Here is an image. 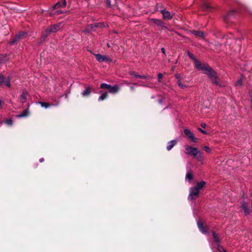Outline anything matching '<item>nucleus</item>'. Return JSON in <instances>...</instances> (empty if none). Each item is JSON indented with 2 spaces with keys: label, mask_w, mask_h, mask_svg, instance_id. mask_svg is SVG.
<instances>
[{
  "label": "nucleus",
  "mask_w": 252,
  "mask_h": 252,
  "mask_svg": "<svg viewBox=\"0 0 252 252\" xmlns=\"http://www.w3.org/2000/svg\"><path fill=\"white\" fill-rule=\"evenodd\" d=\"M176 77L178 79V85L182 89H185L186 87V86L183 84H182L181 82V81L179 79V75H177L176 76Z\"/></svg>",
  "instance_id": "b1692460"
},
{
  "label": "nucleus",
  "mask_w": 252,
  "mask_h": 252,
  "mask_svg": "<svg viewBox=\"0 0 252 252\" xmlns=\"http://www.w3.org/2000/svg\"><path fill=\"white\" fill-rule=\"evenodd\" d=\"M206 75L208 79L214 84L219 86H223V84L217 75V73L210 67L206 65Z\"/></svg>",
  "instance_id": "f257e3e1"
},
{
  "label": "nucleus",
  "mask_w": 252,
  "mask_h": 252,
  "mask_svg": "<svg viewBox=\"0 0 252 252\" xmlns=\"http://www.w3.org/2000/svg\"><path fill=\"white\" fill-rule=\"evenodd\" d=\"M138 77H139L140 78H142V79H146V76H144V75H139V76H138Z\"/></svg>",
  "instance_id": "a19ab883"
},
{
  "label": "nucleus",
  "mask_w": 252,
  "mask_h": 252,
  "mask_svg": "<svg viewBox=\"0 0 252 252\" xmlns=\"http://www.w3.org/2000/svg\"><path fill=\"white\" fill-rule=\"evenodd\" d=\"M130 74L131 75H133L135 77H138V75H137V74H136L134 72H130Z\"/></svg>",
  "instance_id": "58836bf2"
},
{
  "label": "nucleus",
  "mask_w": 252,
  "mask_h": 252,
  "mask_svg": "<svg viewBox=\"0 0 252 252\" xmlns=\"http://www.w3.org/2000/svg\"><path fill=\"white\" fill-rule=\"evenodd\" d=\"M5 85L8 87H10V84L9 83V79L8 78H5L3 76H0V85Z\"/></svg>",
  "instance_id": "1a4fd4ad"
},
{
  "label": "nucleus",
  "mask_w": 252,
  "mask_h": 252,
  "mask_svg": "<svg viewBox=\"0 0 252 252\" xmlns=\"http://www.w3.org/2000/svg\"><path fill=\"white\" fill-rule=\"evenodd\" d=\"M94 56L96 60L99 62H103L105 61L111 62L112 61V60L110 58L105 55H101L99 54H94Z\"/></svg>",
  "instance_id": "423d86ee"
},
{
  "label": "nucleus",
  "mask_w": 252,
  "mask_h": 252,
  "mask_svg": "<svg viewBox=\"0 0 252 252\" xmlns=\"http://www.w3.org/2000/svg\"><path fill=\"white\" fill-rule=\"evenodd\" d=\"M242 77L243 76H242L239 79H238V80H237V81L235 83V86H237V87H240L242 85V83H243V82H242Z\"/></svg>",
  "instance_id": "cd10ccee"
},
{
  "label": "nucleus",
  "mask_w": 252,
  "mask_h": 252,
  "mask_svg": "<svg viewBox=\"0 0 252 252\" xmlns=\"http://www.w3.org/2000/svg\"><path fill=\"white\" fill-rule=\"evenodd\" d=\"M120 89V87L118 85H115L114 86H110L108 92L110 93L116 94L119 91Z\"/></svg>",
  "instance_id": "f8f14e48"
},
{
  "label": "nucleus",
  "mask_w": 252,
  "mask_h": 252,
  "mask_svg": "<svg viewBox=\"0 0 252 252\" xmlns=\"http://www.w3.org/2000/svg\"><path fill=\"white\" fill-rule=\"evenodd\" d=\"M211 233L215 242L216 243H218L220 241V239L218 235L214 231H212Z\"/></svg>",
  "instance_id": "5701e85b"
},
{
  "label": "nucleus",
  "mask_w": 252,
  "mask_h": 252,
  "mask_svg": "<svg viewBox=\"0 0 252 252\" xmlns=\"http://www.w3.org/2000/svg\"><path fill=\"white\" fill-rule=\"evenodd\" d=\"M250 96L251 97V99L252 98V92H250Z\"/></svg>",
  "instance_id": "37998d69"
},
{
  "label": "nucleus",
  "mask_w": 252,
  "mask_h": 252,
  "mask_svg": "<svg viewBox=\"0 0 252 252\" xmlns=\"http://www.w3.org/2000/svg\"><path fill=\"white\" fill-rule=\"evenodd\" d=\"M38 103L40 104L41 106L45 108H49L51 105L47 102H38Z\"/></svg>",
  "instance_id": "393cba45"
},
{
  "label": "nucleus",
  "mask_w": 252,
  "mask_h": 252,
  "mask_svg": "<svg viewBox=\"0 0 252 252\" xmlns=\"http://www.w3.org/2000/svg\"><path fill=\"white\" fill-rule=\"evenodd\" d=\"M66 5V2L65 0H63V3H60V5L59 6V7H64Z\"/></svg>",
  "instance_id": "473e14b6"
},
{
  "label": "nucleus",
  "mask_w": 252,
  "mask_h": 252,
  "mask_svg": "<svg viewBox=\"0 0 252 252\" xmlns=\"http://www.w3.org/2000/svg\"><path fill=\"white\" fill-rule=\"evenodd\" d=\"M185 134L188 137L192 142H195L196 139L194 137L193 133L189 129H185L184 130Z\"/></svg>",
  "instance_id": "9b49d317"
},
{
  "label": "nucleus",
  "mask_w": 252,
  "mask_h": 252,
  "mask_svg": "<svg viewBox=\"0 0 252 252\" xmlns=\"http://www.w3.org/2000/svg\"><path fill=\"white\" fill-rule=\"evenodd\" d=\"M94 27V24L89 25L86 27V29L83 31V32L84 33L89 32L93 30Z\"/></svg>",
  "instance_id": "aec40b11"
},
{
  "label": "nucleus",
  "mask_w": 252,
  "mask_h": 252,
  "mask_svg": "<svg viewBox=\"0 0 252 252\" xmlns=\"http://www.w3.org/2000/svg\"><path fill=\"white\" fill-rule=\"evenodd\" d=\"M200 130H201L202 132L205 133V132L203 131V130H201V129L199 128Z\"/></svg>",
  "instance_id": "8fccbe9b"
},
{
  "label": "nucleus",
  "mask_w": 252,
  "mask_h": 252,
  "mask_svg": "<svg viewBox=\"0 0 252 252\" xmlns=\"http://www.w3.org/2000/svg\"><path fill=\"white\" fill-rule=\"evenodd\" d=\"M158 82H160V79L162 77V74L161 73H158Z\"/></svg>",
  "instance_id": "4c0bfd02"
},
{
  "label": "nucleus",
  "mask_w": 252,
  "mask_h": 252,
  "mask_svg": "<svg viewBox=\"0 0 252 252\" xmlns=\"http://www.w3.org/2000/svg\"><path fill=\"white\" fill-rule=\"evenodd\" d=\"M43 160H44V159H43V158H40V159H39V161H40V162H42Z\"/></svg>",
  "instance_id": "c03bdc74"
},
{
  "label": "nucleus",
  "mask_w": 252,
  "mask_h": 252,
  "mask_svg": "<svg viewBox=\"0 0 252 252\" xmlns=\"http://www.w3.org/2000/svg\"><path fill=\"white\" fill-rule=\"evenodd\" d=\"M94 26L95 28H102L105 26L103 23H95L94 24Z\"/></svg>",
  "instance_id": "c756f323"
},
{
  "label": "nucleus",
  "mask_w": 252,
  "mask_h": 252,
  "mask_svg": "<svg viewBox=\"0 0 252 252\" xmlns=\"http://www.w3.org/2000/svg\"><path fill=\"white\" fill-rule=\"evenodd\" d=\"M149 22L151 24H155L159 27L166 28V27L164 26L165 23L160 20L151 18L149 19Z\"/></svg>",
  "instance_id": "0eeeda50"
},
{
  "label": "nucleus",
  "mask_w": 252,
  "mask_h": 252,
  "mask_svg": "<svg viewBox=\"0 0 252 252\" xmlns=\"http://www.w3.org/2000/svg\"><path fill=\"white\" fill-rule=\"evenodd\" d=\"M186 179L189 181L191 180V179H192V174L189 172H188L186 174Z\"/></svg>",
  "instance_id": "c85d7f7f"
},
{
  "label": "nucleus",
  "mask_w": 252,
  "mask_h": 252,
  "mask_svg": "<svg viewBox=\"0 0 252 252\" xmlns=\"http://www.w3.org/2000/svg\"><path fill=\"white\" fill-rule=\"evenodd\" d=\"M156 8L157 10L159 11H160L162 9H164L163 8H162V5L160 4H157Z\"/></svg>",
  "instance_id": "72a5a7b5"
},
{
  "label": "nucleus",
  "mask_w": 252,
  "mask_h": 252,
  "mask_svg": "<svg viewBox=\"0 0 252 252\" xmlns=\"http://www.w3.org/2000/svg\"><path fill=\"white\" fill-rule=\"evenodd\" d=\"M251 211L252 212V208L251 209Z\"/></svg>",
  "instance_id": "3c124183"
},
{
  "label": "nucleus",
  "mask_w": 252,
  "mask_h": 252,
  "mask_svg": "<svg viewBox=\"0 0 252 252\" xmlns=\"http://www.w3.org/2000/svg\"><path fill=\"white\" fill-rule=\"evenodd\" d=\"M30 112L28 109H26L21 113L18 115L17 116L19 118L26 117L29 115Z\"/></svg>",
  "instance_id": "dca6fc26"
},
{
  "label": "nucleus",
  "mask_w": 252,
  "mask_h": 252,
  "mask_svg": "<svg viewBox=\"0 0 252 252\" xmlns=\"http://www.w3.org/2000/svg\"><path fill=\"white\" fill-rule=\"evenodd\" d=\"M177 142L176 140H172L168 143L167 146V150L170 151L171 149L176 144Z\"/></svg>",
  "instance_id": "f3484780"
},
{
  "label": "nucleus",
  "mask_w": 252,
  "mask_h": 252,
  "mask_svg": "<svg viewBox=\"0 0 252 252\" xmlns=\"http://www.w3.org/2000/svg\"><path fill=\"white\" fill-rule=\"evenodd\" d=\"M248 204L247 203H246L245 202H243L242 203L241 207H242V208L243 209V210H244V213L246 215H247L250 213V211L248 209Z\"/></svg>",
  "instance_id": "ddd939ff"
},
{
  "label": "nucleus",
  "mask_w": 252,
  "mask_h": 252,
  "mask_svg": "<svg viewBox=\"0 0 252 252\" xmlns=\"http://www.w3.org/2000/svg\"><path fill=\"white\" fill-rule=\"evenodd\" d=\"M251 109L252 110V98L251 99Z\"/></svg>",
  "instance_id": "a18cd8bd"
},
{
  "label": "nucleus",
  "mask_w": 252,
  "mask_h": 252,
  "mask_svg": "<svg viewBox=\"0 0 252 252\" xmlns=\"http://www.w3.org/2000/svg\"><path fill=\"white\" fill-rule=\"evenodd\" d=\"M194 67L198 70L203 71L205 70V65L200 63L199 60H196L194 63Z\"/></svg>",
  "instance_id": "9d476101"
},
{
  "label": "nucleus",
  "mask_w": 252,
  "mask_h": 252,
  "mask_svg": "<svg viewBox=\"0 0 252 252\" xmlns=\"http://www.w3.org/2000/svg\"><path fill=\"white\" fill-rule=\"evenodd\" d=\"M192 33L197 37L203 38L204 33L203 32L197 31H193Z\"/></svg>",
  "instance_id": "a211bd4d"
},
{
  "label": "nucleus",
  "mask_w": 252,
  "mask_h": 252,
  "mask_svg": "<svg viewBox=\"0 0 252 252\" xmlns=\"http://www.w3.org/2000/svg\"><path fill=\"white\" fill-rule=\"evenodd\" d=\"M205 7H206V9L207 8L209 7V6L206 4Z\"/></svg>",
  "instance_id": "09e8293b"
},
{
  "label": "nucleus",
  "mask_w": 252,
  "mask_h": 252,
  "mask_svg": "<svg viewBox=\"0 0 252 252\" xmlns=\"http://www.w3.org/2000/svg\"><path fill=\"white\" fill-rule=\"evenodd\" d=\"M205 185V182L202 181L200 183H197L196 186L190 188L189 189V199L192 200L195 197L198 195L199 191L202 189Z\"/></svg>",
  "instance_id": "7ed1b4c3"
},
{
  "label": "nucleus",
  "mask_w": 252,
  "mask_h": 252,
  "mask_svg": "<svg viewBox=\"0 0 252 252\" xmlns=\"http://www.w3.org/2000/svg\"><path fill=\"white\" fill-rule=\"evenodd\" d=\"M28 94V93L25 91H24L21 94L20 96V101L22 103H24L26 102Z\"/></svg>",
  "instance_id": "2eb2a0df"
},
{
  "label": "nucleus",
  "mask_w": 252,
  "mask_h": 252,
  "mask_svg": "<svg viewBox=\"0 0 252 252\" xmlns=\"http://www.w3.org/2000/svg\"><path fill=\"white\" fill-rule=\"evenodd\" d=\"M107 46L108 47H110V45L108 43H107Z\"/></svg>",
  "instance_id": "de8ad7c7"
},
{
  "label": "nucleus",
  "mask_w": 252,
  "mask_h": 252,
  "mask_svg": "<svg viewBox=\"0 0 252 252\" xmlns=\"http://www.w3.org/2000/svg\"><path fill=\"white\" fill-rule=\"evenodd\" d=\"M161 51L163 53L165 54V49L163 48H161Z\"/></svg>",
  "instance_id": "79ce46f5"
},
{
  "label": "nucleus",
  "mask_w": 252,
  "mask_h": 252,
  "mask_svg": "<svg viewBox=\"0 0 252 252\" xmlns=\"http://www.w3.org/2000/svg\"><path fill=\"white\" fill-rule=\"evenodd\" d=\"M221 249H222V252H227L226 251L223 250L222 248H221Z\"/></svg>",
  "instance_id": "49530a36"
},
{
  "label": "nucleus",
  "mask_w": 252,
  "mask_h": 252,
  "mask_svg": "<svg viewBox=\"0 0 252 252\" xmlns=\"http://www.w3.org/2000/svg\"><path fill=\"white\" fill-rule=\"evenodd\" d=\"M60 5V2H57L55 5H54L52 7V10H54L56 8H59V6Z\"/></svg>",
  "instance_id": "2f4dec72"
},
{
  "label": "nucleus",
  "mask_w": 252,
  "mask_h": 252,
  "mask_svg": "<svg viewBox=\"0 0 252 252\" xmlns=\"http://www.w3.org/2000/svg\"><path fill=\"white\" fill-rule=\"evenodd\" d=\"M211 152L210 149L208 147L206 146V152L210 153Z\"/></svg>",
  "instance_id": "ea45409f"
},
{
  "label": "nucleus",
  "mask_w": 252,
  "mask_h": 252,
  "mask_svg": "<svg viewBox=\"0 0 252 252\" xmlns=\"http://www.w3.org/2000/svg\"><path fill=\"white\" fill-rule=\"evenodd\" d=\"M5 60V56L3 55H0V64Z\"/></svg>",
  "instance_id": "7c9ffc66"
},
{
  "label": "nucleus",
  "mask_w": 252,
  "mask_h": 252,
  "mask_svg": "<svg viewBox=\"0 0 252 252\" xmlns=\"http://www.w3.org/2000/svg\"><path fill=\"white\" fill-rule=\"evenodd\" d=\"M110 85H108L107 84H106V83H102L100 85V88L101 89H106L108 91H109V88L110 87Z\"/></svg>",
  "instance_id": "bb28decb"
},
{
  "label": "nucleus",
  "mask_w": 252,
  "mask_h": 252,
  "mask_svg": "<svg viewBox=\"0 0 252 252\" xmlns=\"http://www.w3.org/2000/svg\"><path fill=\"white\" fill-rule=\"evenodd\" d=\"M27 33L24 32H21L17 34L15 37H14L9 42V44L10 45L15 44L20 40L25 38L27 36Z\"/></svg>",
  "instance_id": "39448f33"
},
{
  "label": "nucleus",
  "mask_w": 252,
  "mask_h": 252,
  "mask_svg": "<svg viewBox=\"0 0 252 252\" xmlns=\"http://www.w3.org/2000/svg\"><path fill=\"white\" fill-rule=\"evenodd\" d=\"M63 26V23H59L57 24L51 25L47 27L42 33L40 40L41 42L44 41L48 35L51 33L58 32Z\"/></svg>",
  "instance_id": "f03ea898"
},
{
  "label": "nucleus",
  "mask_w": 252,
  "mask_h": 252,
  "mask_svg": "<svg viewBox=\"0 0 252 252\" xmlns=\"http://www.w3.org/2000/svg\"><path fill=\"white\" fill-rule=\"evenodd\" d=\"M2 122L3 121H1L0 122V124L2 125ZM3 123L5 125L11 126L13 125V121L11 119H7L5 120V121H3Z\"/></svg>",
  "instance_id": "412c9836"
},
{
  "label": "nucleus",
  "mask_w": 252,
  "mask_h": 252,
  "mask_svg": "<svg viewBox=\"0 0 252 252\" xmlns=\"http://www.w3.org/2000/svg\"><path fill=\"white\" fill-rule=\"evenodd\" d=\"M111 0H106V4L107 6L111 7Z\"/></svg>",
  "instance_id": "c9c22d12"
},
{
  "label": "nucleus",
  "mask_w": 252,
  "mask_h": 252,
  "mask_svg": "<svg viewBox=\"0 0 252 252\" xmlns=\"http://www.w3.org/2000/svg\"><path fill=\"white\" fill-rule=\"evenodd\" d=\"M185 152L186 154L193 156L198 159H199L200 158V153L197 148L190 146H186Z\"/></svg>",
  "instance_id": "20e7f679"
},
{
  "label": "nucleus",
  "mask_w": 252,
  "mask_h": 252,
  "mask_svg": "<svg viewBox=\"0 0 252 252\" xmlns=\"http://www.w3.org/2000/svg\"><path fill=\"white\" fill-rule=\"evenodd\" d=\"M137 85L136 84L133 83L131 86H130L131 91H133L134 90V86Z\"/></svg>",
  "instance_id": "e433bc0d"
},
{
  "label": "nucleus",
  "mask_w": 252,
  "mask_h": 252,
  "mask_svg": "<svg viewBox=\"0 0 252 252\" xmlns=\"http://www.w3.org/2000/svg\"><path fill=\"white\" fill-rule=\"evenodd\" d=\"M108 94L107 92H104L102 93L101 95L99 97L98 100L100 101L103 100L107 97Z\"/></svg>",
  "instance_id": "4be33fe9"
},
{
  "label": "nucleus",
  "mask_w": 252,
  "mask_h": 252,
  "mask_svg": "<svg viewBox=\"0 0 252 252\" xmlns=\"http://www.w3.org/2000/svg\"><path fill=\"white\" fill-rule=\"evenodd\" d=\"M198 227L199 228L200 230L202 232V233H205V229L203 227V222L201 220H199L197 221Z\"/></svg>",
  "instance_id": "6ab92c4d"
},
{
  "label": "nucleus",
  "mask_w": 252,
  "mask_h": 252,
  "mask_svg": "<svg viewBox=\"0 0 252 252\" xmlns=\"http://www.w3.org/2000/svg\"><path fill=\"white\" fill-rule=\"evenodd\" d=\"M91 93V88L90 87H87L82 92L81 94L83 96H87L89 95Z\"/></svg>",
  "instance_id": "4468645a"
},
{
  "label": "nucleus",
  "mask_w": 252,
  "mask_h": 252,
  "mask_svg": "<svg viewBox=\"0 0 252 252\" xmlns=\"http://www.w3.org/2000/svg\"><path fill=\"white\" fill-rule=\"evenodd\" d=\"M160 13L162 15L163 18L164 19H171L173 17V15L171 14L169 11L166 10L165 9H162L160 10Z\"/></svg>",
  "instance_id": "6e6552de"
},
{
  "label": "nucleus",
  "mask_w": 252,
  "mask_h": 252,
  "mask_svg": "<svg viewBox=\"0 0 252 252\" xmlns=\"http://www.w3.org/2000/svg\"><path fill=\"white\" fill-rule=\"evenodd\" d=\"M63 12L62 11H57L56 12H55L54 13H50V16H52V15H55V14H61V13H63Z\"/></svg>",
  "instance_id": "f704fd0d"
},
{
  "label": "nucleus",
  "mask_w": 252,
  "mask_h": 252,
  "mask_svg": "<svg viewBox=\"0 0 252 252\" xmlns=\"http://www.w3.org/2000/svg\"><path fill=\"white\" fill-rule=\"evenodd\" d=\"M186 53L188 54V55L189 56V57L194 61V63L195 62V61L197 60L195 58L194 55L191 53H190L189 51H186Z\"/></svg>",
  "instance_id": "a878e982"
}]
</instances>
